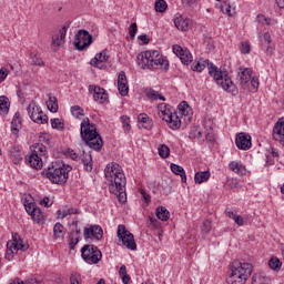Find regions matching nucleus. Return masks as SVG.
<instances>
[{"instance_id": "nucleus-64", "label": "nucleus", "mask_w": 284, "mask_h": 284, "mask_svg": "<svg viewBox=\"0 0 284 284\" xmlns=\"http://www.w3.org/2000/svg\"><path fill=\"white\" fill-rule=\"evenodd\" d=\"M9 284H26V282H23V280L16 277L13 280L10 281Z\"/></svg>"}, {"instance_id": "nucleus-39", "label": "nucleus", "mask_w": 284, "mask_h": 284, "mask_svg": "<svg viewBox=\"0 0 284 284\" xmlns=\"http://www.w3.org/2000/svg\"><path fill=\"white\" fill-rule=\"evenodd\" d=\"M252 284H270V277L261 274H254L252 277Z\"/></svg>"}, {"instance_id": "nucleus-34", "label": "nucleus", "mask_w": 284, "mask_h": 284, "mask_svg": "<svg viewBox=\"0 0 284 284\" xmlns=\"http://www.w3.org/2000/svg\"><path fill=\"white\" fill-rule=\"evenodd\" d=\"M268 267L274 272H281V267H283V262H281L278 257L273 256L268 261Z\"/></svg>"}, {"instance_id": "nucleus-40", "label": "nucleus", "mask_w": 284, "mask_h": 284, "mask_svg": "<svg viewBox=\"0 0 284 284\" xmlns=\"http://www.w3.org/2000/svg\"><path fill=\"white\" fill-rule=\"evenodd\" d=\"M51 128H53V130H60V132H63L65 130L63 122H61L59 118L51 119Z\"/></svg>"}, {"instance_id": "nucleus-56", "label": "nucleus", "mask_w": 284, "mask_h": 284, "mask_svg": "<svg viewBox=\"0 0 284 284\" xmlns=\"http://www.w3.org/2000/svg\"><path fill=\"white\" fill-rule=\"evenodd\" d=\"M258 19H263L266 26H276V20H273L272 18H266L263 14H258Z\"/></svg>"}, {"instance_id": "nucleus-13", "label": "nucleus", "mask_w": 284, "mask_h": 284, "mask_svg": "<svg viewBox=\"0 0 284 284\" xmlns=\"http://www.w3.org/2000/svg\"><path fill=\"white\" fill-rule=\"evenodd\" d=\"M68 28H70V24H64L60 30L59 33L52 36L51 41V49L53 52H58L59 48L65 43V34H68Z\"/></svg>"}, {"instance_id": "nucleus-14", "label": "nucleus", "mask_w": 284, "mask_h": 284, "mask_svg": "<svg viewBox=\"0 0 284 284\" xmlns=\"http://www.w3.org/2000/svg\"><path fill=\"white\" fill-rule=\"evenodd\" d=\"M173 52L179 57L183 65H190L192 63V53L186 48H183L179 44L172 47Z\"/></svg>"}, {"instance_id": "nucleus-29", "label": "nucleus", "mask_w": 284, "mask_h": 284, "mask_svg": "<svg viewBox=\"0 0 284 284\" xmlns=\"http://www.w3.org/2000/svg\"><path fill=\"white\" fill-rule=\"evenodd\" d=\"M247 280H244L243 276L237 275L236 273H232L230 271L229 276L226 277L227 284H244Z\"/></svg>"}, {"instance_id": "nucleus-8", "label": "nucleus", "mask_w": 284, "mask_h": 284, "mask_svg": "<svg viewBox=\"0 0 284 284\" xmlns=\"http://www.w3.org/2000/svg\"><path fill=\"white\" fill-rule=\"evenodd\" d=\"M81 256L89 265H97L103 258V253L94 244H85L81 248Z\"/></svg>"}, {"instance_id": "nucleus-16", "label": "nucleus", "mask_w": 284, "mask_h": 284, "mask_svg": "<svg viewBox=\"0 0 284 284\" xmlns=\"http://www.w3.org/2000/svg\"><path fill=\"white\" fill-rule=\"evenodd\" d=\"M83 236L85 241H88V239H95V241H101V239H103V229L99 225L84 227Z\"/></svg>"}, {"instance_id": "nucleus-23", "label": "nucleus", "mask_w": 284, "mask_h": 284, "mask_svg": "<svg viewBox=\"0 0 284 284\" xmlns=\"http://www.w3.org/2000/svg\"><path fill=\"white\" fill-rule=\"evenodd\" d=\"M22 128V123H21V113L16 112V114L13 115V119L11 121V132L13 135L19 136V131Z\"/></svg>"}, {"instance_id": "nucleus-28", "label": "nucleus", "mask_w": 284, "mask_h": 284, "mask_svg": "<svg viewBox=\"0 0 284 284\" xmlns=\"http://www.w3.org/2000/svg\"><path fill=\"white\" fill-rule=\"evenodd\" d=\"M10 112V99L6 95L0 97V114L6 116Z\"/></svg>"}, {"instance_id": "nucleus-7", "label": "nucleus", "mask_w": 284, "mask_h": 284, "mask_svg": "<svg viewBox=\"0 0 284 284\" xmlns=\"http://www.w3.org/2000/svg\"><path fill=\"white\" fill-rule=\"evenodd\" d=\"M158 110L160 119L169 123L171 130H179L181 128V119L178 116L176 112H172L170 105L161 103Z\"/></svg>"}, {"instance_id": "nucleus-43", "label": "nucleus", "mask_w": 284, "mask_h": 284, "mask_svg": "<svg viewBox=\"0 0 284 284\" xmlns=\"http://www.w3.org/2000/svg\"><path fill=\"white\" fill-rule=\"evenodd\" d=\"M30 59H31V64L33 65H39L40 68H43V65H45V62H43V60L41 58H39V55H37L36 53H30Z\"/></svg>"}, {"instance_id": "nucleus-19", "label": "nucleus", "mask_w": 284, "mask_h": 284, "mask_svg": "<svg viewBox=\"0 0 284 284\" xmlns=\"http://www.w3.org/2000/svg\"><path fill=\"white\" fill-rule=\"evenodd\" d=\"M89 90L90 92H93L94 101H99V103H104L108 101V92H105V89L97 85H90Z\"/></svg>"}, {"instance_id": "nucleus-58", "label": "nucleus", "mask_w": 284, "mask_h": 284, "mask_svg": "<svg viewBox=\"0 0 284 284\" xmlns=\"http://www.w3.org/2000/svg\"><path fill=\"white\" fill-rule=\"evenodd\" d=\"M234 216V219H233V221L236 223V225H244V221H243V216H241V215H233Z\"/></svg>"}, {"instance_id": "nucleus-51", "label": "nucleus", "mask_w": 284, "mask_h": 284, "mask_svg": "<svg viewBox=\"0 0 284 284\" xmlns=\"http://www.w3.org/2000/svg\"><path fill=\"white\" fill-rule=\"evenodd\" d=\"M12 245L10 246V242L7 243V252L4 255V258H7V261H12L13 256H14V251H12Z\"/></svg>"}, {"instance_id": "nucleus-11", "label": "nucleus", "mask_w": 284, "mask_h": 284, "mask_svg": "<svg viewBox=\"0 0 284 284\" xmlns=\"http://www.w3.org/2000/svg\"><path fill=\"white\" fill-rule=\"evenodd\" d=\"M118 239L122 242L128 250H136V242L134 241V234H132L125 225L120 224L118 226Z\"/></svg>"}, {"instance_id": "nucleus-18", "label": "nucleus", "mask_w": 284, "mask_h": 284, "mask_svg": "<svg viewBox=\"0 0 284 284\" xmlns=\"http://www.w3.org/2000/svg\"><path fill=\"white\" fill-rule=\"evenodd\" d=\"M111 194H115L119 203H125L128 201V194L125 193V184L122 185H109Z\"/></svg>"}, {"instance_id": "nucleus-33", "label": "nucleus", "mask_w": 284, "mask_h": 284, "mask_svg": "<svg viewBox=\"0 0 284 284\" xmlns=\"http://www.w3.org/2000/svg\"><path fill=\"white\" fill-rule=\"evenodd\" d=\"M155 214L160 221H170V211H168V209L164 206H159Z\"/></svg>"}, {"instance_id": "nucleus-32", "label": "nucleus", "mask_w": 284, "mask_h": 284, "mask_svg": "<svg viewBox=\"0 0 284 284\" xmlns=\"http://www.w3.org/2000/svg\"><path fill=\"white\" fill-rule=\"evenodd\" d=\"M81 162L87 172H92V154L83 152Z\"/></svg>"}, {"instance_id": "nucleus-10", "label": "nucleus", "mask_w": 284, "mask_h": 284, "mask_svg": "<svg viewBox=\"0 0 284 284\" xmlns=\"http://www.w3.org/2000/svg\"><path fill=\"white\" fill-rule=\"evenodd\" d=\"M253 270L254 266L251 263H243L240 261H233L230 265V272L237 276H242L244 281H247L248 276H252Z\"/></svg>"}, {"instance_id": "nucleus-35", "label": "nucleus", "mask_w": 284, "mask_h": 284, "mask_svg": "<svg viewBox=\"0 0 284 284\" xmlns=\"http://www.w3.org/2000/svg\"><path fill=\"white\" fill-rule=\"evenodd\" d=\"M145 94H146L148 99H150L151 101H158V99H160V101H165V97L160 94L154 89H146Z\"/></svg>"}, {"instance_id": "nucleus-3", "label": "nucleus", "mask_w": 284, "mask_h": 284, "mask_svg": "<svg viewBox=\"0 0 284 284\" xmlns=\"http://www.w3.org/2000/svg\"><path fill=\"white\" fill-rule=\"evenodd\" d=\"M40 143L33 144L30 150L31 154L26 158V162L33 170H41L43 168V159H48V148L50 145V138L48 135H40Z\"/></svg>"}, {"instance_id": "nucleus-9", "label": "nucleus", "mask_w": 284, "mask_h": 284, "mask_svg": "<svg viewBox=\"0 0 284 284\" xmlns=\"http://www.w3.org/2000/svg\"><path fill=\"white\" fill-rule=\"evenodd\" d=\"M92 34L85 29H80L74 36L73 45L79 52H83L87 48H90L93 43Z\"/></svg>"}, {"instance_id": "nucleus-6", "label": "nucleus", "mask_w": 284, "mask_h": 284, "mask_svg": "<svg viewBox=\"0 0 284 284\" xmlns=\"http://www.w3.org/2000/svg\"><path fill=\"white\" fill-rule=\"evenodd\" d=\"M104 176L106 181H110V185H128L125 173L118 163L108 164L104 170Z\"/></svg>"}, {"instance_id": "nucleus-57", "label": "nucleus", "mask_w": 284, "mask_h": 284, "mask_svg": "<svg viewBox=\"0 0 284 284\" xmlns=\"http://www.w3.org/2000/svg\"><path fill=\"white\" fill-rule=\"evenodd\" d=\"M250 82H251V85H252L253 90H258V78H252L251 77Z\"/></svg>"}, {"instance_id": "nucleus-24", "label": "nucleus", "mask_w": 284, "mask_h": 284, "mask_svg": "<svg viewBox=\"0 0 284 284\" xmlns=\"http://www.w3.org/2000/svg\"><path fill=\"white\" fill-rule=\"evenodd\" d=\"M179 114H181V116H187L189 121L190 119H192V108H190V104H187V102L182 101L179 105Z\"/></svg>"}, {"instance_id": "nucleus-53", "label": "nucleus", "mask_w": 284, "mask_h": 284, "mask_svg": "<svg viewBox=\"0 0 284 284\" xmlns=\"http://www.w3.org/2000/svg\"><path fill=\"white\" fill-rule=\"evenodd\" d=\"M138 26L136 22L131 23L130 28H129V36L131 39H134V37H136V32H138Z\"/></svg>"}, {"instance_id": "nucleus-26", "label": "nucleus", "mask_w": 284, "mask_h": 284, "mask_svg": "<svg viewBox=\"0 0 284 284\" xmlns=\"http://www.w3.org/2000/svg\"><path fill=\"white\" fill-rule=\"evenodd\" d=\"M138 121L140 123V128H143L144 130H152V120H150V116L145 113H141L138 116Z\"/></svg>"}, {"instance_id": "nucleus-38", "label": "nucleus", "mask_w": 284, "mask_h": 284, "mask_svg": "<svg viewBox=\"0 0 284 284\" xmlns=\"http://www.w3.org/2000/svg\"><path fill=\"white\" fill-rule=\"evenodd\" d=\"M11 161H13L14 165H19L23 161V155L19 149L14 148L11 150Z\"/></svg>"}, {"instance_id": "nucleus-49", "label": "nucleus", "mask_w": 284, "mask_h": 284, "mask_svg": "<svg viewBox=\"0 0 284 284\" xmlns=\"http://www.w3.org/2000/svg\"><path fill=\"white\" fill-rule=\"evenodd\" d=\"M252 48L250 47V42H241L240 51L242 54H250Z\"/></svg>"}, {"instance_id": "nucleus-5", "label": "nucleus", "mask_w": 284, "mask_h": 284, "mask_svg": "<svg viewBox=\"0 0 284 284\" xmlns=\"http://www.w3.org/2000/svg\"><path fill=\"white\" fill-rule=\"evenodd\" d=\"M70 172H72V166L68 164H63L59 168L52 165V168H48V170L44 171V176H47L51 183L65 185V183H68Z\"/></svg>"}, {"instance_id": "nucleus-42", "label": "nucleus", "mask_w": 284, "mask_h": 284, "mask_svg": "<svg viewBox=\"0 0 284 284\" xmlns=\"http://www.w3.org/2000/svg\"><path fill=\"white\" fill-rule=\"evenodd\" d=\"M53 234L55 239H63V226L61 223H55L53 227Z\"/></svg>"}, {"instance_id": "nucleus-44", "label": "nucleus", "mask_w": 284, "mask_h": 284, "mask_svg": "<svg viewBox=\"0 0 284 284\" xmlns=\"http://www.w3.org/2000/svg\"><path fill=\"white\" fill-rule=\"evenodd\" d=\"M158 152L161 156V159H168L170 156V146L162 144L159 149Z\"/></svg>"}, {"instance_id": "nucleus-47", "label": "nucleus", "mask_w": 284, "mask_h": 284, "mask_svg": "<svg viewBox=\"0 0 284 284\" xmlns=\"http://www.w3.org/2000/svg\"><path fill=\"white\" fill-rule=\"evenodd\" d=\"M203 136V132H201V128L194 126L190 132V139H201Z\"/></svg>"}, {"instance_id": "nucleus-2", "label": "nucleus", "mask_w": 284, "mask_h": 284, "mask_svg": "<svg viewBox=\"0 0 284 284\" xmlns=\"http://www.w3.org/2000/svg\"><path fill=\"white\" fill-rule=\"evenodd\" d=\"M138 65L142 70H164L165 72L170 70V61L156 50L140 53L138 55Z\"/></svg>"}, {"instance_id": "nucleus-25", "label": "nucleus", "mask_w": 284, "mask_h": 284, "mask_svg": "<svg viewBox=\"0 0 284 284\" xmlns=\"http://www.w3.org/2000/svg\"><path fill=\"white\" fill-rule=\"evenodd\" d=\"M81 236V230L71 231L69 234V250H74L79 243V237Z\"/></svg>"}, {"instance_id": "nucleus-20", "label": "nucleus", "mask_w": 284, "mask_h": 284, "mask_svg": "<svg viewBox=\"0 0 284 284\" xmlns=\"http://www.w3.org/2000/svg\"><path fill=\"white\" fill-rule=\"evenodd\" d=\"M118 90L121 97H128L130 92V87H128V78L125 77V72L122 71L118 77Z\"/></svg>"}, {"instance_id": "nucleus-21", "label": "nucleus", "mask_w": 284, "mask_h": 284, "mask_svg": "<svg viewBox=\"0 0 284 284\" xmlns=\"http://www.w3.org/2000/svg\"><path fill=\"white\" fill-rule=\"evenodd\" d=\"M192 24V20L190 18H184L183 16H179L174 19V26L178 30H182V32H186L190 26Z\"/></svg>"}, {"instance_id": "nucleus-62", "label": "nucleus", "mask_w": 284, "mask_h": 284, "mask_svg": "<svg viewBox=\"0 0 284 284\" xmlns=\"http://www.w3.org/2000/svg\"><path fill=\"white\" fill-rule=\"evenodd\" d=\"M67 210L69 212V216L72 215V214H81V210H79V209L69 207Z\"/></svg>"}, {"instance_id": "nucleus-36", "label": "nucleus", "mask_w": 284, "mask_h": 284, "mask_svg": "<svg viewBox=\"0 0 284 284\" xmlns=\"http://www.w3.org/2000/svg\"><path fill=\"white\" fill-rule=\"evenodd\" d=\"M47 106L50 112H59V102L57 97L49 95V100L47 101Z\"/></svg>"}, {"instance_id": "nucleus-4", "label": "nucleus", "mask_w": 284, "mask_h": 284, "mask_svg": "<svg viewBox=\"0 0 284 284\" xmlns=\"http://www.w3.org/2000/svg\"><path fill=\"white\" fill-rule=\"evenodd\" d=\"M80 134L82 141H84L91 150L99 152L101 148H103V139H101V135L97 132V124L90 123V118H84L81 122Z\"/></svg>"}, {"instance_id": "nucleus-46", "label": "nucleus", "mask_w": 284, "mask_h": 284, "mask_svg": "<svg viewBox=\"0 0 284 284\" xmlns=\"http://www.w3.org/2000/svg\"><path fill=\"white\" fill-rule=\"evenodd\" d=\"M202 232H203V234H210V232H212V221H210V220L203 221Z\"/></svg>"}, {"instance_id": "nucleus-45", "label": "nucleus", "mask_w": 284, "mask_h": 284, "mask_svg": "<svg viewBox=\"0 0 284 284\" xmlns=\"http://www.w3.org/2000/svg\"><path fill=\"white\" fill-rule=\"evenodd\" d=\"M11 246H13V250H21V252H27V250L30 247V245L23 244V240H19L18 243H11Z\"/></svg>"}, {"instance_id": "nucleus-60", "label": "nucleus", "mask_w": 284, "mask_h": 284, "mask_svg": "<svg viewBox=\"0 0 284 284\" xmlns=\"http://www.w3.org/2000/svg\"><path fill=\"white\" fill-rule=\"evenodd\" d=\"M140 194H141L142 197L144 199L145 203H150V201H151L150 194L145 193L144 190H141V191H140Z\"/></svg>"}, {"instance_id": "nucleus-52", "label": "nucleus", "mask_w": 284, "mask_h": 284, "mask_svg": "<svg viewBox=\"0 0 284 284\" xmlns=\"http://www.w3.org/2000/svg\"><path fill=\"white\" fill-rule=\"evenodd\" d=\"M221 11L223 12V14H227L229 17H232V7L227 4V2H224L221 6Z\"/></svg>"}, {"instance_id": "nucleus-63", "label": "nucleus", "mask_w": 284, "mask_h": 284, "mask_svg": "<svg viewBox=\"0 0 284 284\" xmlns=\"http://www.w3.org/2000/svg\"><path fill=\"white\" fill-rule=\"evenodd\" d=\"M70 283L71 284H81V283H79V275H71L70 276Z\"/></svg>"}, {"instance_id": "nucleus-30", "label": "nucleus", "mask_w": 284, "mask_h": 284, "mask_svg": "<svg viewBox=\"0 0 284 284\" xmlns=\"http://www.w3.org/2000/svg\"><path fill=\"white\" fill-rule=\"evenodd\" d=\"M210 176H212L210 171H201L195 173L194 181L201 185V183H206V181H210Z\"/></svg>"}, {"instance_id": "nucleus-50", "label": "nucleus", "mask_w": 284, "mask_h": 284, "mask_svg": "<svg viewBox=\"0 0 284 284\" xmlns=\"http://www.w3.org/2000/svg\"><path fill=\"white\" fill-rule=\"evenodd\" d=\"M121 120L124 132H130V130H132V126L130 125V118H128V115H123Z\"/></svg>"}, {"instance_id": "nucleus-59", "label": "nucleus", "mask_w": 284, "mask_h": 284, "mask_svg": "<svg viewBox=\"0 0 284 284\" xmlns=\"http://www.w3.org/2000/svg\"><path fill=\"white\" fill-rule=\"evenodd\" d=\"M58 216L60 217V219H65V216H70V213H69V211H68V209L67 210H59L58 211Z\"/></svg>"}, {"instance_id": "nucleus-27", "label": "nucleus", "mask_w": 284, "mask_h": 284, "mask_svg": "<svg viewBox=\"0 0 284 284\" xmlns=\"http://www.w3.org/2000/svg\"><path fill=\"white\" fill-rule=\"evenodd\" d=\"M171 171L173 172V174H176L178 176H181L182 183L187 182V176L185 175V170L183 169V166L172 163L171 164Z\"/></svg>"}, {"instance_id": "nucleus-54", "label": "nucleus", "mask_w": 284, "mask_h": 284, "mask_svg": "<svg viewBox=\"0 0 284 284\" xmlns=\"http://www.w3.org/2000/svg\"><path fill=\"white\" fill-rule=\"evenodd\" d=\"M24 209H26V212H28L30 214V216H32V212H34V210L38 209L37 204L36 203H27L24 204Z\"/></svg>"}, {"instance_id": "nucleus-12", "label": "nucleus", "mask_w": 284, "mask_h": 284, "mask_svg": "<svg viewBox=\"0 0 284 284\" xmlns=\"http://www.w3.org/2000/svg\"><path fill=\"white\" fill-rule=\"evenodd\" d=\"M27 112L33 123H39V125H44V123H48V115L43 113L41 106H38L37 103L31 102L27 109Z\"/></svg>"}, {"instance_id": "nucleus-31", "label": "nucleus", "mask_w": 284, "mask_h": 284, "mask_svg": "<svg viewBox=\"0 0 284 284\" xmlns=\"http://www.w3.org/2000/svg\"><path fill=\"white\" fill-rule=\"evenodd\" d=\"M229 168L232 172H235V174H240V176L245 174V166L236 161L231 162Z\"/></svg>"}, {"instance_id": "nucleus-37", "label": "nucleus", "mask_w": 284, "mask_h": 284, "mask_svg": "<svg viewBox=\"0 0 284 284\" xmlns=\"http://www.w3.org/2000/svg\"><path fill=\"white\" fill-rule=\"evenodd\" d=\"M31 219L32 221H34V223H38L39 225H43L44 223L43 212L39 209V206L37 210L32 211Z\"/></svg>"}, {"instance_id": "nucleus-15", "label": "nucleus", "mask_w": 284, "mask_h": 284, "mask_svg": "<svg viewBox=\"0 0 284 284\" xmlns=\"http://www.w3.org/2000/svg\"><path fill=\"white\" fill-rule=\"evenodd\" d=\"M235 145L239 150H250L252 148V136L243 132L237 133L235 138Z\"/></svg>"}, {"instance_id": "nucleus-48", "label": "nucleus", "mask_w": 284, "mask_h": 284, "mask_svg": "<svg viewBox=\"0 0 284 284\" xmlns=\"http://www.w3.org/2000/svg\"><path fill=\"white\" fill-rule=\"evenodd\" d=\"M71 113L73 114V116H75L77 119H79L80 116H83L85 113H83V108L79 106V105H74L71 108Z\"/></svg>"}, {"instance_id": "nucleus-22", "label": "nucleus", "mask_w": 284, "mask_h": 284, "mask_svg": "<svg viewBox=\"0 0 284 284\" xmlns=\"http://www.w3.org/2000/svg\"><path fill=\"white\" fill-rule=\"evenodd\" d=\"M110 57L108 55V51L103 50L102 52L98 53L93 59L90 61V65H93V68H99L101 63H105Z\"/></svg>"}, {"instance_id": "nucleus-61", "label": "nucleus", "mask_w": 284, "mask_h": 284, "mask_svg": "<svg viewBox=\"0 0 284 284\" xmlns=\"http://www.w3.org/2000/svg\"><path fill=\"white\" fill-rule=\"evenodd\" d=\"M119 274L121 277L128 275V267H125V265H122L119 270Z\"/></svg>"}, {"instance_id": "nucleus-55", "label": "nucleus", "mask_w": 284, "mask_h": 284, "mask_svg": "<svg viewBox=\"0 0 284 284\" xmlns=\"http://www.w3.org/2000/svg\"><path fill=\"white\" fill-rule=\"evenodd\" d=\"M10 74V71H8L6 69V67H2L0 69V83H3V81H6V79H8V75Z\"/></svg>"}, {"instance_id": "nucleus-1", "label": "nucleus", "mask_w": 284, "mask_h": 284, "mask_svg": "<svg viewBox=\"0 0 284 284\" xmlns=\"http://www.w3.org/2000/svg\"><path fill=\"white\" fill-rule=\"evenodd\" d=\"M205 65H207L209 74L214 79L217 85H221L223 90L236 97L239 94V88L232 81V78L227 74V71H222L214 63L210 62V60L193 62L192 70L193 72H203L205 70Z\"/></svg>"}, {"instance_id": "nucleus-41", "label": "nucleus", "mask_w": 284, "mask_h": 284, "mask_svg": "<svg viewBox=\"0 0 284 284\" xmlns=\"http://www.w3.org/2000/svg\"><path fill=\"white\" fill-rule=\"evenodd\" d=\"M168 10V2L165 0L155 1V12H165Z\"/></svg>"}, {"instance_id": "nucleus-17", "label": "nucleus", "mask_w": 284, "mask_h": 284, "mask_svg": "<svg viewBox=\"0 0 284 284\" xmlns=\"http://www.w3.org/2000/svg\"><path fill=\"white\" fill-rule=\"evenodd\" d=\"M239 84L243 90H247L250 88V81H252V69H243L240 68V72L237 74Z\"/></svg>"}]
</instances>
